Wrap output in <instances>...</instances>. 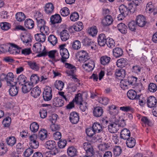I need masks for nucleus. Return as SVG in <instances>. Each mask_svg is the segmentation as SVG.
Instances as JSON below:
<instances>
[{"instance_id": "f257e3e1", "label": "nucleus", "mask_w": 157, "mask_h": 157, "mask_svg": "<svg viewBox=\"0 0 157 157\" xmlns=\"http://www.w3.org/2000/svg\"><path fill=\"white\" fill-rule=\"evenodd\" d=\"M66 44H63L59 45L60 53L61 56V61L63 63L67 61V59L68 58L69 54L67 50L65 48Z\"/></svg>"}, {"instance_id": "f03ea898", "label": "nucleus", "mask_w": 157, "mask_h": 157, "mask_svg": "<svg viewBox=\"0 0 157 157\" xmlns=\"http://www.w3.org/2000/svg\"><path fill=\"white\" fill-rule=\"evenodd\" d=\"M42 47V45L39 43H36L33 46V51L36 53H40L37 56L38 57L45 56L47 55V52L45 50V48H44L42 52H41Z\"/></svg>"}, {"instance_id": "7ed1b4c3", "label": "nucleus", "mask_w": 157, "mask_h": 157, "mask_svg": "<svg viewBox=\"0 0 157 157\" xmlns=\"http://www.w3.org/2000/svg\"><path fill=\"white\" fill-rule=\"evenodd\" d=\"M52 96V90L51 87L49 86H47L43 93V98L44 99L45 101L50 100Z\"/></svg>"}, {"instance_id": "20e7f679", "label": "nucleus", "mask_w": 157, "mask_h": 157, "mask_svg": "<svg viewBox=\"0 0 157 157\" xmlns=\"http://www.w3.org/2000/svg\"><path fill=\"white\" fill-rule=\"evenodd\" d=\"M78 54L79 56V61L80 62H85L90 58L89 54L86 51H80L78 52Z\"/></svg>"}, {"instance_id": "39448f33", "label": "nucleus", "mask_w": 157, "mask_h": 157, "mask_svg": "<svg viewBox=\"0 0 157 157\" xmlns=\"http://www.w3.org/2000/svg\"><path fill=\"white\" fill-rule=\"evenodd\" d=\"M21 48L16 44H9L8 52L11 54L13 55L18 54L20 52Z\"/></svg>"}, {"instance_id": "423d86ee", "label": "nucleus", "mask_w": 157, "mask_h": 157, "mask_svg": "<svg viewBox=\"0 0 157 157\" xmlns=\"http://www.w3.org/2000/svg\"><path fill=\"white\" fill-rule=\"evenodd\" d=\"M83 148L86 153L89 156H92L94 154L93 147L91 144L89 142H85L83 144Z\"/></svg>"}, {"instance_id": "0eeeda50", "label": "nucleus", "mask_w": 157, "mask_h": 157, "mask_svg": "<svg viewBox=\"0 0 157 157\" xmlns=\"http://www.w3.org/2000/svg\"><path fill=\"white\" fill-rule=\"evenodd\" d=\"M117 121L112 122L108 125V130L111 133H115L119 130V125Z\"/></svg>"}, {"instance_id": "6e6552de", "label": "nucleus", "mask_w": 157, "mask_h": 157, "mask_svg": "<svg viewBox=\"0 0 157 157\" xmlns=\"http://www.w3.org/2000/svg\"><path fill=\"white\" fill-rule=\"evenodd\" d=\"M136 20V24L140 27L144 26L147 23L145 18L142 15H138Z\"/></svg>"}, {"instance_id": "1a4fd4ad", "label": "nucleus", "mask_w": 157, "mask_h": 157, "mask_svg": "<svg viewBox=\"0 0 157 157\" xmlns=\"http://www.w3.org/2000/svg\"><path fill=\"white\" fill-rule=\"evenodd\" d=\"M69 120L73 124H76L79 121L78 114L75 112H73L70 114Z\"/></svg>"}, {"instance_id": "9d476101", "label": "nucleus", "mask_w": 157, "mask_h": 157, "mask_svg": "<svg viewBox=\"0 0 157 157\" xmlns=\"http://www.w3.org/2000/svg\"><path fill=\"white\" fill-rule=\"evenodd\" d=\"M108 39V38H107L105 34H101L99 35L98 38V44L100 46H104L106 43L107 40Z\"/></svg>"}, {"instance_id": "9b49d317", "label": "nucleus", "mask_w": 157, "mask_h": 157, "mask_svg": "<svg viewBox=\"0 0 157 157\" xmlns=\"http://www.w3.org/2000/svg\"><path fill=\"white\" fill-rule=\"evenodd\" d=\"M156 103V99L154 97L150 96L147 98V104L148 107L151 108L154 107Z\"/></svg>"}, {"instance_id": "f8f14e48", "label": "nucleus", "mask_w": 157, "mask_h": 157, "mask_svg": "<svg viewBox=\"0 0 157 157\" xmlns=\"http://www.w3.org/2000/svg\"><path fill=\"white\" fill-rule=\"evenodd\" d=\"M62 18L59 14H56L52 15L50 17V22L52 25L61 23Z\"/></svg>"}, {"instance_id": "ddd939ff", "label": "nucleus", "mask_w": 157, "mask_h": 157, "mask_svg": "<svg viewBox=\"0 0 157 157\" xmlns=\"http://www.w3.org/2000/svg\"><path fill=\"white\" fill-rule=\"evenodd\" d=\"M37 137L40 140L43 141L45 140L48 136L47 131L44 129L40 130L38 134Z\"/></svg>"}, {"instance_id": "4468645a", "label": "nucleus", "mask_w": 157, "mask_h": 157, "mask_svg": "<svg viewBox=\"0 0 157 157\" xmlns=\"http://www.w3.org/2000/svg\"><path fill=\"white\" fill-rule=\"evenodd\" d=\"M65 65L66 67L68 69L66 72L68 75L71 76V75H74V74L76 71V68L75 66L67 63H66Z\"/></svg>"}, {"instance_id": "2eb2a0df", "label": "nucleus", "mask_w": 157, "mask_h": 157, "mask_svg": "<svg viewBox=\"0 0 157 157\" xmlns=\"http://www.w3.org/2000/svg\"><path fill=\"white\" fill-rule=\"evenodd\" d=\"M82 67L86 71H91L94 67V62L92 60H90L87 63L83 64Z\"/></svg>"}, {"instance_id": "dca6fc26", "label": "nucleus", "mask_w": 157, "mask_h": 157, "mask_svg": "<svg viewBox=\"0 0 157 157\" xmlns=\"http://www.w3.org/2000/svg\"><path fill=\"white\" fill-rule=\"evenodd\" d=\"M52 103L55 106L60 107L63 105L64 101L61 97H56L53 99Z\"/></svg>"}, {"instance_id": "f3484780", "label": "nucleus", "mask_w": 157, "mask_h": 157, "mask_svg": "<svg viewBox=\"0 0 157 157\" xmlns=\"http://www.w3.org/2000/svg\"><path fill=\"white\" fill-rule=\"evenodd\" d=\"M67 154L70 157H74L76 156L78 153L77 148L75 147L71 146L69 147L67 150Z\"/></svg>"}, {"instance_id": "a211bd4d", "label": "nucleus", "mask_w": 157, "mask_h": 157, "mask_svg": "<svg viewBox=\"0 0 157 157\" xmlns=\"http://www.w3.org/2000/svg\"><path fill=\"white\" fill-rule=\"evenodd\" d=\"M22 87V90L23 93H26L29 92L33 87V86L31 83L26 82L23 83Z\"/></svg>"}, {"instance_id": "6ab92c4d", "label": "nucleus", "mask_w": 157, "mask_h": 157, "mask_svg": "<svg viewBox=\"0 0 157 157\" xmlns=\"http://www.w3.org/2000/svg\"><path fill=\"white\" fill-rule=\"evenodd\" d=\"M59 35L61 40L63 41H66L69 38L70 33L68 31L64 29L60 32Z\"/></svg>"}, {"instance_id": "aec40b11", "label": "nucleus", "mask_w": 157, "mask_h": 157, "mask_svg": "<svg viewBox=\"0 0 157 157\" xmlns=\"http://www.w3.org/2000/svg\"><path fill=\"white\" fill-rule=\"evenodd\" d=\"M113 19L110 15L106 16L102 20V24L104 26H109L112 23Z\"/></svg>"}, {"instance_id": "412c9836", "label": "nucleus", "mask_w": 157, "mask_h": 157, "mask_svg": "<svg viewBox=\"0 0 157 157\" xmlns=\"http://www.w3.org/2000/svg\"><path fill=\"white\" fill-rule=\"evenodd\" d=\"M54 7L51 3H48L46 4L44 8L45 13L49 15L52 14L54 11Z\"/></svg>"}, {"instance_id": "4be33fe9", "label": "nucleus", "mask_w": 157, "mask_h": 157, "mask_svg": "<svg viewBox=\"0 0 157 157\" xmlns=\"http://www.w3.org/2000/svg\"><path fill=\"white\" fill-rule=\"evenodd\" d=\"M115 74L117 77L119 78V79L122 80L125 77L126 72L125 70L123 69H117L116 71Z\"/></svg>"}, {"instance_id": "5701e85b", "label": "nucleus", "mask_w": 157, "mask_h": 157, "mask_svg": "<svg viewBox=\"0 0 157 157\" xmlns=\"http://www.w3.org/2000/svg\"><path fill=\"white\" fill-rule=\"evenodd\" d=\"M130 136V131L127 128H124L121 132V137L124 140L129 138Z\"/></svg>"}, {"instance_id": "b1692460", "label": "nucleus", "mask_w": 157, "mask_h": 157, "mask_svg": "<svg viewBox=\"0 0 157 157\" xmlns=\"http://www.w3.org/2000/svg\"><path fill=\"white\" fill-rule=\"evenodd\" d=\"M127 95L129 99L132 100L138 99L140 97L139 95L137 96L136 92L133 90H129L127 93Z\"/></svg>"}, {"instance_id": "393cba45", "label": "nucleus", "mask_w": 157, "mask_h": 157, "mask_svg": "<svg viewBox=\"0 0 157 157\" xmlns=\"http://www.w3.org/2000/svg\"><path fill=\"white\" fill-rule=\"evenodd\" d=\"M40 89L37 86L32 89L31 92V95L34 98H36L40 95Z\"/></svg>"}, {"instance_id": "a878e982", "label": "nucleus", "mask_w": 157, "mask_h": 157, "mask_svg": "<svg viewBox=\"0 0 157 157\" xmlns=\"http://www.w3.org/2000/svg\"><path fill=\"white\" fill-rule=\"evenodd\" d=\"M128 63V60L126 59L121 58L118 59L117 62V65L118 67H124Z\"/></svg>"}, {"instance_id": "bb28decb", "label": "nucleus", "mask_w": 157, "mask_h": 157, "mask_svg": "<svg viewBox=\"0 0 157 157\" xmlns=\"http://www.w3.org/2000/svg\"><path fill=\"white\" fill-rule=\"evenodd\" d=\"M92 129L95 133L100 132L102 131V125L98 122L94 123L93 125Z\"/></svg>"}, {"instance_id": "cd10ccee", "label": "nucleus", "mask_w": 157, "mask_h": 157, "mask_svg": "<svg viewBox=\"0 0 157 157\" xmlns=\"http://www.w3.org/2000/svg\"><path fill=\"white\" fill-rule=\"evenodd\" d=\"M9 90L10 94L12 96L17 95L18 91V88L15 85H12Z\"/></svg>"}, {"instance_id": "c85d7f7f", "label": "nucleus", "mask_w": 157, "mask_h": 157, "mask_svg": "<svg viewBox=\"0 0 157 157\" xmlns=\"http://www.w3.org/2000/svg\"><path fill=\"white\" fill-rule=\"evenodd\" d=\"M117 27L119 31L122 33L125 34L127 33L128 28L124 24L120 23L117 25Z\"/></svg>"}, {"instance_id": "c756f323", "label": "nucleus", "mask_w": 157, "mask_h": 157, "mask_svg": "<svg viewBox=\"0 0 157 157\" xmlns=\"http://www.w3.org/2000/svg\"><path fill=\"white\" fill-rule=\"evenodd\" d=\"M93 112L94 116L99 117L102 115L103 111L101 107H97L94 108Z\"/></svg>"}, {"instance_id": "7c9ffc66", "label": "nucleus", "mask_w": 157, "mask_h": 157, "mask_svg": "<svg viewBox=\"0 0 157 157\" xmlns=\"http://www.w3.org/2000/svg\"><path fill=\"white\" fill-rule=\"evenodd\" d=\"M119 10L120 13H122L124 15L126 16H127L129 13H130L129 11V9L128 8V7L123 4H122L120 6Z\"/></svg>"}, {"instance_id": "2f4dec72", "label": "nucleus", "mask_w": 157, "mask_h": 157, "mask_svg": "<svg viewBox=\"0 0 157 157\" xmlns=\"http://www.w3.org/2000/svg\"><path fill=\"white\" fill-rule=\"evenodd\" d=\"M27 64L31 69L35 71H38L39 69V64L36 62L29 61L27 62Z\"/></svg>"}, {"instance_id": "473e14b6", "label": "nucleus", "mask_w": 157, "mask_h": 157, "mask_svg": "<svg viewBox=\"0 0 157 157\" xmlns=\"http://www.w3.org/2000/svg\"><path fill=\"white\" fill-rule=\"evenodd\" d=\"M6 79L8 85L13 84L12 82L14 80V75L13 73L11 72L8 73L6 77Z\"/></svg>"}, {"instance_id": "72a5a7b5", "label": "nucleus", "mask_w": 157, "mask_h": 157, "mask_svg": "<svg viewBox=\"0 0 157 157\" xmlns=\"http://www.w3.org/2000/svg\"><path fill=\"white\" fill-rule=\"evenodd\" d=\"M113 56L116 58H118L122 56L123 51L121 48H117L113 49Z\"/></svg>"}, {"instance_id": "f704fd0d", "label": "nucleus", "mask_w": 157, "mask_h": 157, "mask_svg": "<svg viewBox=\"0 0 157 157\" xmlns=\"http://www.w3.org/2000/svg\"><path fill=\"white\" fill-rule=\"evenodd\" d=\"M45 146L46 148L52 150L56 147V144L55 141L52 140H49L46 142Z\"/></svg>"}, {"instance_id": "c9c22d12", "label": "nucleus", "mask_w": 157, "mask_h": 157, "mask_svg": "<svg viewBox=\"0 0 157 157\" xmlns=\"http://www.w3.org/2000/svg\"><path fill=\"white\" fill-rule=\"evenodd\" d=\"M136 140L134 138L131 137L127 140L126 144L127 146L129 148H132L135 145Z\"/></svg>"}, {"instance_id": "e433bc0d", "label": "nucleus", "mask_w": 157, "mask_h": 157, "mask_svg": "<svg viewBox=\"0 0 157 157\" xmlns=\"http://www.w3.org/2000/svg\"><path fill=\"white\" fill-rule=\"evenodd\" d=\"M6 141L8 145L12 146L15 144L16 140L14 136H11L7 138Z\"/></svg>"}, {"instance_id": "4c0bfd02", "label": "nucleus", "mask_w": 157, "mask_h": 157, "mask_svg": "<svg viewBox=\"0 0 157 157\" xmlns=\"http://www.w3.org/2000/svg\"><path fill=\"white\" fill-rule=\"evenodd\" d=\"M45 35L42 33H37L35 35V37L36 41L43 43L45 41L46 39Z\"/></svg>"}, {"instance_id": "58836bf2", "label": "nucleus", "mask_w": 157, "mask_h": 157, "mask_svg": "<svg viewBox=\"0 0 157 157\" xmlns=\"http://www.w3.org/2000/svg\"><path fill=\"white\" fill-rule=\"evenodd\" d=\"M110 57L106 56H102L100 58L101 63L103 65H105L109 63L110 61Z\"/></svg>"}, {"instance_id": "ea45409f", "label": "nucleus", "mask_w": 157, "mask_h": 157, "mask_svg": "<svg viewBox=\"0 0 157 157\" xmlns=\"http://www.w3.org/2000/svg\"><path fill=\"white\" fill-rule=\"evenodd\" d=\"M113 152L114 156H118L122 152L121 148L119 146H115L113 147Z\"/></svg>"}, {"instance_id": "a19ab883", "label": "nucleus", "mask_w": 157, "mask_h": 157, "mask_svg": "<svg viewBox=\"0 0 157 157\" xmlns=\"http://www.w3.org/2000/svg\"><path fill=\"white\" fill-rule=\"evenodd\" d=\"M25 25L29 29H32L34 26V21L31 19H27L25 22Z\"/></svg>"}, {"instance_id": "79ce46f5", "label": "nucleus", "mask_w": 157, "mask_h": 157, "mask_svg": "<svg viewBox=\"0 0 157 157\" xmlns=\"http://www.w3.org/2000/svg\"><path fill=\"white\" fill-rule=\"evenodd\" d=\"M73 101L77 104H79L80 103L82 102V98L81 94L78 93L76 94L75 98L73 99Z\"/></svg>"}, {"instance_id": "37998d69", "label": "nucleus", "mask_w": 157, "mask_h": 157, "mask_svg": "<svg viewBox=\"0 0 157 157\" xmlns=\"http://www.w3.org/2000/svg\"><path fill=\"white\" fill-rule=\"evenodd\" d=\"M39 128V126L38 123L34 122L31 124L30 129L31 131L34 133L37 132Z\"/></svg>"}, {"instance_id": "c03bdc74", "label": "nucleus", "mask_w": 157, "mask_h": 157, "mask_svg": "<svg viewBox=\"0 0 157 157\" xmlns=\"http://www.w3.org/2000/svg\"><path fill=\"white\" fill-rule=\"evenodd\" d=\"M137 80V78L136 77L132 76L128 78L127 80L128 84L134 85L136 84Z\"/></svg>"}, {"instance_id": "a18cd8bd", "label": "nucleus", "mask_w": 157, "mask_h": 157, "mask_svg": "<svg viewBox=\"0 0 157 157\" xmlns=\"http://www.w3.org/2000/svg\"><path fill=\"white\" fill-rule=\"evenodd\" d=\"M48 39L49 42L53 46L55 45L58 42L57 38L53 35H50Z\"/></svg>"}, {"instance_id": "49530a36", "label": "nucleus", "mask_w": 157, "mask_h": 157, "mask_svg": "<svg viewBox=\"0 0 157 157\" xmlns=\"http://www.w3.org/2000/svg\"><path fill=\"white\" fill-rule=\"evenodd\" d=\"M73 28L75 31H80L83 29V24L81 22H78L73 25Z\"/></svg>"}, {"instance_id": "de8ad7c7", "label": "nucleus", "mask_w": 157, "mask_h": 157, "mask_svg": "<svg viewBox=\"0 0 157 157\" xmlns=\"http://www.w3.org/2000/svg\"><path fill=\"white\" fill-rule=\"evenodd\" d=\"M55 87L59 90H62L64 86V83L61 81H56L54 84Z\"/></svg>"}, {"instance_id": "09e8293b", "label": "nucleus", "mask_w": 157, "mask_h": 157, "mask_svg": "<svg viewBox=\"0 0 157 157\" xmlns=\"http://www.w3.org/2000/svg\"><path fill=\"white\" fill-rule=\"evenodd\" d=\"M155 9L154 4L151 2H148L147 4L146 10V12L149 11V12H153Z\"/></svg>"}, {"instance_id": "8fccbe9b", "label": "nucleus", "mask_w": 157, "mask_h": 157, "mask_svg": "<svg viewBox=\"0 0 157 157\" xmlns=\"http://www.w3.org/2000/svg\"><path fill=\"white\" fill-rule=\"evenodd\" d=\"M31 82L30 83H31L32 85L34 84H36L39 81V77L37 75H33L30 77Z\"/></svg>"}, {"instance_id": "3c124183", "label": "nucleus", "mask_w": 157, "mask_h": 157, "mask_svg": "<svg viewBox=\"0 0 157 157\" xmlns=\"http://www.w3.org/2000/svg\"><path fill=\"white\" fill-rule=\"evenodd\" d=\"M16 18L17 21H21L25 20V17L23 13L18 12L16 14Z\"/></svg>"}, {"instance_id": "603ef678", "label": "nucleus", "mask_w": 157, "mask_h": 157, "mask_svg": "<svg viewBox=\"0 0 157 157\" xmlns=\"http://www.w3.org/2000/svg\"><path fill=\"white\" fill-rule=\"evenodd\" d=\"M0 26L2 30L6 31L10 28V25L7 22H2L0 23Z\"/></svg>"}, {"instance_id": "864d4df0", "label": "nucleus", "mask_w": 157, "mask_h": 157, "mask_svg": "<svg viewBox=\"0 0 157 157\" xmlns=\"http://www.w3.org/2000/svg\"><path fill=\"white\" fill-rule=\"evenodd\" d=\"M11 121V118L8 117H6L3 120L2 123L4 125V127H8L10 124Z\"/></svg>"}, {"instance_id": "5fc2aeb1", "label": "nucleus", "mask_w": 157, "mask_h": 157, "mask_svg": "<svg viewBox=\"0 0 157 157\" xmlns=\"http://www.w3.org/2000/svg\"><path fill=\"white\" fill-rule=\"evenodd\" d=\"M81 46V43L78 40H75L72 44V48L74 50H78Z\"/></svg>"}, {"instance_id": "6e6d98bb", "label": "nucleus", "mask_w": 157, "mask_h": 157, "mask_svg": "<svg viewBox=\"0 0 157 157\" xmlns=\"http://www.w3.org/2000/svg\"><path fill=\"white\" fill-rule=\"evenodd\" d=\"M97 32L98 31L96 26L92 27L88 30V33L92 36H95L97 34Z\"/></svg>"}, {"instance_id": "4d7b16f0", "label": "nucleus", "mask_w": 157, "mask_h": 157, "mask_svg": "<svg viewBox=\"0 0 157 157\" xmlns=\"http://www.w3.org/2000/svg\"><path fill=\"white\" fill-rule=\"evenodd\" d=\"M36 20L37 22V26L39 28L45 26L46 22L44 19L39 18H36Z\"/></svg>"}, {"instance_id": "13d9d810", "label": "nucleus", "mask_w": 157, "mask_h": 157, "mask_svg": "<svg viewBox=\"0 0 157 157\" xmlns=\"http://www.w3.org/2000/svg\"><path fill=\"white\" fill-rule=\"evenodd\" d=\"M60 13L62 16H66L70 14L69 10L67 7H64L61 10Z\"/></svg>"}, {"instance_id": "bf43d9fd", "label": "nucleus", "mask_w": 157, "mask_h": 157, "mask_svg": "<svg viewBox=\"0 0 157 157\" xmlns=\"http://www.w3.org/2000/svg\"><path fill=\"white\" fill-rule=\"evenodd\" d=\"M26 79V77L24 75L22 74L20 75L17 78V82L19 84H21V85H23V83L25 82Z\"/></svg>"}, {"instance_id": "052dcab7", "label": "nucleus", "mask_w": 157, "mask_h": 157, "mask_svg": "<svg viewBox=\"0 0 157 157\" xmlns=\"http://www.w3.org/2000/svg\"><path fill=\"white\" fill-rule=\"evenodd\" d=\"M21 39L24 43H27L31 41V39L29 36L26 34L23 35L21 37Z\"/></svg>"}, {"instance_id": "680f3d73", "label": "nucleus", "mask_w": 157, "mask_h": 157, "mask_svg": "<svg viewBox=\"0 0 157 157\" xmlns=\"http://www.w3.org/2000/svg\"><path fill=\"white\" fill-rule=\"evenodd\" d=\"M148 89L151 92H155L157 90V86L155 84L151 83L149 84Z\"/></svg>"}, {"instance_id": "e2e57ef3", "label": "nucleus", "mask_w": 157, "mask_h": 157, "mask_svg": "<svg viewBox=\"0 0 157 157\" xmlns=\"http://www.w3.org/2000/svg\"><path fill=\"white\" fill-rule=\"evenodd\" d=\"M9 44H2L0 45V52L5 53L8 52Z\"/></svg>"}, {"instance_id": "0e129e2a", "label": "nucleus", "mask_w": 157, "mask_h": 157, "mask_svg": "<svg viewBox=\"0 0 157 157\" xmlns=\"http://www.w3.org/2000/svg\"><path fill=\"white\" fill-rule=\"evenodd\" d=\"M79 16L77 12H74L71 14L70 16V18L71 21H77L79 19Z\"/></svg>"}, {"instance_id": "69168bd1", "label": "nucleus", "mask_w": 157, "mask_h": 157, "mask_svg": "<svg viewBox=\"0 0 157 157\" xmlns=\"http://www.w3.org/2000/svg\"><path fill=\"white\" fill-rule=\"evenodd\" d=\"M40 31L41 33L45 35H48L49 33L48 27L45 25L40 28Z\"/></svg>"}, {"instance_id": "338daca9", "label": "nucleus", "mask_w": 157, "mask_h": 157, "mask_svg": "<svg viewBox=\"0 0 157 157\" xmlns=\"http://www.w3.org/2000/svg\"><path fill=\"white\" fill-rule=\"evenodd\" d=\"M129 29L132 31H135L136 30V24L134 21H132L128 24Z\"/></svg>"}, {"instance_id": "774afa93", "label": "nucleus", "mask_w": 157, "mask_h": 157, "mask_svg": "<svg viewBox=\"0 0 157 157\" xmlns=\"http://www.w3.org/2000/svg\"><path fill=\"white\" fill-rule=\"evenodd\" d=\"M33 152V150L30 148H27L24 153V155L25 157H29Z\"/></svg>"}]
</instances>
